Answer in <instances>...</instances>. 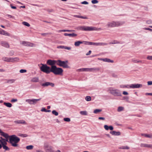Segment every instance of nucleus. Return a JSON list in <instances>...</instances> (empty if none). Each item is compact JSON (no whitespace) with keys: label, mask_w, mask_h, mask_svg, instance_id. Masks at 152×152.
<instances>
[{"label":"nucleus","mask_w":152,"mask_h":152,"mask_svg":"<svg viewBox=\"0 0 152 152\" xmlns=\"http://www.w3.org/2000/svg\"><path fill=\"white\" fill-rule=\"evenodd\" d=\"M1 135L4 137L6 139H8V138H9V142L12 146L18 147V143L20 141V139L19 137L15 135L9 136L7 134L3 132H1Z\"/></svg>","instance_id":"nucleus-1"},{"label":"nucleus","mask_w":152,"mask_h":152,"mask_svg":"<svg viewBox=\"0 0 152 152\" xmlns=\"http://www.w3.org/2000/svg\"><path fill=\"white\" fill-rule=\"evenodd\" d=\"M51 72L55 75H62L63 72V69L61 68L57 67L56 66H51Z\"/></svg>","instance_id":"nucleus-2"},{"label":"nucleus","mask_w":152,"mask_h":152,"mask_svg":"<svg viewBox=\"0 0 152 152\" xmlns=\"http://www.w3.org/2000/svg\"><path fill=\"white\" fill-rule=\"evenodd\" d=\"M125 23L124 21H112L109 22L107 25L108 28H113L122 25Z\"/></svg>","instance_id":"nucleus-3"},{"label":"nucleus","mask_w":152,"mask_h":152,"mask_svg":"<svg viewBox=\"0 0 152 152\" xmlns=\"http://www.w3.org/2000/svg\"><path fill=\"white\" fill-rule=\"evenodd\" d=\"M108 91L110 94L113 96H121V91L118 89L110 88H109Z\"/></svg>","instance_id":"nucleus-4"},{"label":"nucleus","mask_w":152,"mask_h":152,"mask_svg":"<svg viewBox=\"0 0 152 152\" xmlns=\"http://www.w3.org/2000/svg\"><path fill=\"white\" fill-rule=\"evenodd\" d=\"M2 59L5 62L12 63L18 62L19 60V58L18 57L10 58L5 57H2Z\"/></svg>","instance_id":"nucleus-5"},{"label":"nucleus","mask_w":152,"mask_h":152,"mask_svg":"<svg viewBox=\"0 0 152 152\" xmlns=\"http://www.w3.org/2000/svg\"><path fill=\"white\" fill-rule=\"evenodd\" d=\"M42 66L40 67L41 70L47 74H49L51 72V68L47 66L46 64H42Z\"/></svg>","instance_id":"nucleus-6"},{"label":"nucleus","mask_w":152,"mask_h":152,"mask_svg":"<svg viewBox=\"0 0 152 152\" xmlns=\"http://www.w3.org/2000/svg\"><path fill=\"white\" fill-rule=\"evenodd\" d=\"M68 62L67 61H64L60 60H57L56 65L64 68H69V67L67 64Z\"/></svg>","instance_id":"nucleus-7"},{"label":"nucleus","mask_w":152,"mask_h":152,"mask_svg":"<svg viewBox=\"0 0 152 152\" xmlns=\"http://www.w3.org/2000/svg\"><path fill=\"white\" fill-rule=\"evenodd\" d=\"M100 70L99 68H84L77 69L78 72H93L94 71H98Z\"/></svg>","instance_id":"nucleus-8"},{"label":"nucleus","mask_w":152,"mask_h":152,"mask_svg":"<svg viewBox=\"0 0 152 152\" xmlns=\"http://www.w3.org/2000/svg\"><path fill=\"white\" fill-rule=\"evenodd\" d=\"M87 43H88V45L95 46H104L107 45H108L107 43L104 42H87Z\"/></svg>","instance_id":"nucleus-9"},{"label":"nucleus","mask_w":152,"mask_h":152,"mask_svg":"<svg viewBox=\"0 0 152 152\" xmlns=\"http://www.w3.org/2000/svg\"><path fill=\"white\" fill-rule=\"evenodd\" d=\"M45 152H54L53 147L48 145H45L44 147Z\"/></svg>","instance_id":"nucleus-10"},{"label":"nucleus","mask_w":152,"mask_h":152,"mask_svg":"<svg viewBox=\"0 0 152 152\" xmlns=\"http://www.w3.org/2000/svg\"><path fill=\"white\" fill-rule=\"evenodd\" d=\"M21 43L24 46H29L30 47H34L35 46V44L25 41L21 42Z\"/></svg>","instance_id":"nucleus-11"},{"label":"nucleus","mask_w":152,"mask_h":152,"mask_svg":"<svg viewBox=\"0 0 152 152\" xmlns=\"http://www.w3.org/2000/svg\"><path fill=\"white\" fill-rule=\"evenodd\" d=\"M57 60H52L49 59L47 61V64L48 65L50 66H54L55 64H57Z\"/></svg>","instance_id":"nucleus-12"},{"label":"nucleus","mask_w":152,"mask_h":152,"mask_svg":"<svg viewBox=\"0 0 152 152\" xmlns=\"http://www.w3.org/2000/svg\"><path fill=\"white\" fill-rule=\"evenodd\" d=\"M87 42H88L86 41H78L75 42L74 45L76 47H78L80 46L81 44H84L85 45H88Z\"/></svg>","instance_id":"nucleus-13"},{"label":"nucleus","mask_w":152,"mask_h":152,"mask_svg":"<svg viewBox=\"0 0 152 152\" xmlns=\"http://www.w3.org/2000/svg\"><path fill=\"white\" fill-rule=\"evenodd\" d=\"M42 86L43 87H46L49 86H50L52 87H53L55 85L53 83H52L46 82L42 83Z\"/></svg>","instance_id":"nucleus-14"},{"label":"nucleus","mask_w":152,"mask_h":152,"mask_svg":"<svg viewBox=\"0 0 152 152\" xmlns=\"http://www.w3.org/2000/svg\"><path fill=\"white\" fill-rule=\"evenodd\" d=\"M142 84H132V88H137L142 87Z\"/></svg>","instance_id":"nucleus-15"},{"label":"nucleus","mask_w":152,"mask_h":152,"mask_svg":"<svg viewBox=\"0 0 152 152\" xmlns=\"http://www.w3.org/2000/svg\"><path fill=\"white\" fill-rule=\"evenodd\" d=\"M57 48L58 49H64L68 50H70L71 49V48L70 47H67L63 45L58 46Z\"/></svg>","instance_id":"nucleus-16"},{"label":"nucleus","mask_w":152,"mask_h":152,"mask_svg":"<svg viewBox=\"0 0 152 152\" xmlns=\"http://www.w3.org/2000/svg\"><path fill=\"white\" fill-rule=\"evenodd\" d=\"M14 122L16 124H26L27 123L26 122L23 120H19L15 121H14Z\"/></svg>","instance_id":"nucleus-17"},{"label":"nucleus","mask_w":152,"mask_h":152,"mask_svg":"<svg viewBox=\"0 0 152 152\" xmlns=\"http://www.w3.org/2000/svg\"><path fill=\"white\" fill-rule=\"evenodd\" d=\"M98 59L101 61H102L104 62H110V63H113V60H111L110 59L108 58H98Z\"/></svg>","instance_id":"nucleus-18"},{"label":"nucleus","mask_w":152,"mask_h":152,"mask_svg":"<svg viewBox=\"0 0 152 152\" xmlns=\"http://www.w3.org/2000/svg\"><path fill=\"white\" fill-rule=\"evenodd\" d=\"M110 133L112 135L115 136H119L121 134V132H116L114 131H110Z\"/></svg>","instance_id":"nucleus-19"},{"label":"nucleus","mask_w":152,"mask_h":152,"mask_svg":"<svg viewBox=\"0 0 152 152\" xmlns=\"http://www.w3.org/2000/svg\"><path fill=\"white\" fill-rule=\"evenodd\" d=\"M140 146L142 147H147L152 148V145L151 144L141 143L140 144Z\"/></svg>","instance_id":"nucleus-20"},{"label":"nucleus","mask_w":152,"mask_h":152,"mask_svg":"<svg viewBox=\"0 0 152 152\" xmlns=\"http://www.w3.org/2000/svg\"><path fill=\"white\" fill-rule=\"evenodd\" d=\"M1 44L2 46L6 48H8L9 47V45L8 43L5 41H2L1 42Z\"/></svg>","instance_id":"nucleus-21"},{"label":"nucleus","mask_w":152,"mask_h":152,"mask_svg":"<svg viewBox=\"0 0 152 152\" xmlns=\"http://www.w3.org/2000/svg\"><path fill=\"white\" fill-rule=\"evenodd\" d=\"M0 34L8 36H9L10 35L9 33L5 31L2 29H0Z\"/></svg>","instance_id":"nucleus-22"},{"label":"nucleus","mask_w":152,"mask_h":152,"mask_svg":"<svg viewBox=\"0 0 152 152\" xmlns=\"http://www.w3.org/2000/svg\"><path fill=\"white\" fill-rule=\"evenodd\" d=\"M104 129L106 130H108L109 129L110 130H112L113 129V128L112 126H108L107 125H105L104 126Z\"/></svg>","instance_id":"nucleus-23"},{"label":"nucleus","mask_w":152,"mask_h":152,"mask_svg":"<svg viewBox=\"0 0 152 152\" xmlns=\"http://www.w3.org/2000/svg\"><path fill=\"white\" fill-rule=\"evenodd\" d=\"M7 141H8V139H4L2 140V141H0V142L2 146L4 145H6L7 144Z\"/></svg>","instance_id":"nucleus-24"},{"label":"nucleus","mask_w":152,"mask_h":152,"mask_svg":"<svg viewBox=\"0 0 152 152\" xmlns=\"http://www.w3.org/2000/svg\"><path fill=\"white\" fill-rule=\"evenodd\" d=\"M79 28H90V29H91V28H96L95 27H89V26H80L79 27Z\"/></svg>","instance_id":"nucleus-25"},{"label":"nucleus","mask_w":152,"mask_h":152,"mask_svg":"<svg viewBox=\"0 0 152 152\" xmlns=\"http://www.w3.org/2000/svg\"><path fill=\"white\" fill-rule=\"evenodd\" d=\"M41 98L39 99H33L32 105H35L37 103V102L40 101Z\"/></svg>","instance_id":"nucleus-26"},{"label":"nucleus","mask_w":152,"mask_h":152,"mask_svg":"<svg viewBox=\"0 0 152 152\" xmlns=\"http://www.w3.org/2000/svg\"><path fill=\"white\" fill-rule=\"evenodd\" d=\"M64 35L65 36H69L70 37H75L77 36V34L74 33L68 34L64 33Z\"/></svg>","instance_id":"nucleus-27"},{"label":"nucleus","mask_w":152,"mask_h":152,"mask_svg":"<svg viewBox=\"0 0 152 152\" xmlns=\"http://www.w3.org/2000/svg\"><path fill=\"white\" fill-rule=\"evenodd\" d=\"M39 81V78L38 77H34L31 80V81L33 82H37Z\"/></svg>","instance_id":"nucleus-28"},{"label":"nucleus","mask_w":152,"mask_h":152,"mask_svg":"<svg viewBox=\"0 0 152 152\" xmlns=\"http://www.w3.org/2000/svg\"><path fill=\"white\" fill-rule=\"evenodd\" d=\"M7 83H9L10 84L12 83L15 82V80L14 79H7Z\"/></svg>","instance_id":"nucleus-29"},{"label":"nucleus","mask_w":152,"mask_h":152,"mask_svg":"<svg viewBox=\"0 0 152 152\" xmlns=\"http://www.w3.org/2000/svg\"><path fill=\"white\" fill-rule=\"evenodd\" d=\"M141 135L144 136L146 137L151 138V134H141Z\"/></svg>","instance_id":"nucleus-30"},{"label":"nucleus","mask_w":152,"mask_h":152,"mask_svg":"<svg viewBox=\"0 0 152 152\" xmlns=\"http://www.w3.org/2000/svg\"><path fill=\"white\" fill-rule=\"evenodd\" d=\"M4 105L8 107H11L12 106V104L9 102H4Z\"/></svg>","instance_id":"nucleus-31"},{"label":"nucleus","mask_w":152,"mask_h":152,"mask_svg":"<svg viewBox=\"0 0 152 152\" xmlns=\"http://www.w3.org/2000/svg\"><path fill=\"white\" fill-rule=\"evenodd\" d=\"M26 101L28 102L30 105H32L33 99H26Z\"/></svg>","instance_id":"nucleus-32"},{"label":"nucleus","mask_w":152,"mask_h":152,"mask_svg":"<svg viewBox=\"0 0 152 152\" xmlns=\"http://www.w3.org/2000/svg\"><path fill=\"white\" fill-rule=\"evenodd\" d=\"M80 114L84 115H87V112L86 111H80Z\"/></svg>","instance_id":"nucleus-33"},{"label":"nucleus","mask_w":152,"mask_h":152,"mask_svg":"<svg viewBox=\"0 0 152 152\" xmlns=\"http://www.w3.org/2000/svg\"><path fill=\"white\" fill-rule=\"evenodd\" d=\"M102 111V110L101 109H96L94 110L93 112L95 114H97L101 112Z\"/></svg>","instance_id":"nucleus-34"},{"label":"nucleus","mask_w":152,"mask_h":152,"mask_svg":"<svg viewBox=\"0 0 152 152\" xmlns=\"http://www.w3.org/2000/svg\"><path fill=\"white\" fill-rule=\"evenodd\" d=\"M18 135L19 136L21 137H25L28 136V135L26 134H23L21 133L19 134Z\"/></svg>","instance_id":"nucleus-35"},{"label":"nucleus","mask_w":152,"mask_h":152,"mask_svg":"<svg viewBox=\"0 0 152 152\" xmlns=\"http://www.w3.org/2000/svg\"><path fill=\"white\" fill-rule=\"evenodd\" d=\"M124 108L123 107H121V106H120L118 107V109H117V111L118 112H120L123 111L124 110Z\"/></svg>","instance_id":"nucleus-36"},{"label":"nucleus","mask_w":152,"mask_h":152,"mask_svg":"<svg viewBox=\"0 0 152 152\" xmlns=\"http://www.w3.org/2000/svg\"><path fill=\"white\" fill-rule=\"evenodd\" d=\"M119 43H120V42L117 41L113 40L112 42H109V44H118Z\"/></svg>","instance_id":"nucleus-37"},{"label":"nucleus","mask_w":152,"mask_h":152,"mask_svg":"<svg viewBox=\"0 0 152 152\" xmlns=\"http://www.w3.org/2000/svg\"><path fill=\"white\" fill-rule=\"evenodd\" d=\"M33 148V146L32 145H29L26 147V148L27 149L29 150L32 149Z\"/></svg>","instance_id":"nucleus-38"},{"label":"nucleus","mask_w":152,"mask_h":152,"mask_svg":"<svg viewBox=\"0 0 152 152\" xmlns=\"http://www.w3.org/2000/svg\"><path fill=\"white\" fill-rule=\"evenodd\" d=\"M6 145H4L2 146L3 148L5 151H9L10 150V148Z\"/></svg>","instance_id":"nucleus-39"},{"label":"nucleus","mask_w":152,"mask_h":152,"mask_svg":"<svg viewBox=\"0 0 152 152\" xmlns=\"http://www.w3.org/2000/svg\"><path fill=\"white\" fill-rule=\"evenodd\" d=\"M85 99L87 101H89L91 100V98L90 96H87L86 97Z\"/></svg>","instance_id":"nucleus-40"},{"label":"nucleus","mask_w":152,"mask_h":152,"mask_svg":"<svg viewBox=\"0 0 152 152\" xmlns=\"http://www.w3.org/2000/svg\"><path fill=\"white\" fill-rule=\"evenodd\" d=\"M22 24L23 25L26 26H28V27H29L30 26V25L29 24L26 22H25V21L23 22H22Z\"/></svg>","instance_id":"nucleus-41"},{"label":"nucleus","mask_w":152,"mask_h":152,"mask_svg":"<svg viewBox=\"0 0 152 152\" xmlns=\"http://www.w3.org/2000/svg\"><path fill=\"white\" fill-rule=\"evenodd\" d=\"M120 148L122 149H129V148L127 146H124L121 147Z\"/></svg>","instance_id":"nucleus-42"},{"label":"nucleus","mask_w":152,"mask_h":152,"mask_svg":"<svg viewBox=\"0 0 152 152\" xmlns=\"http://www.w3.org/2000/svg\"><path fill=\"white\" fill-rule=\"evenodd\" d=\"M52 113L54 115L56 116H57L58 114V113L55 110H53L52 111Z\"/></svg>","instance_id":"nucleus-43"},{"label":"nucleus","mask_w":152,"mask_h":152,"mask_svg":"<svg viewBox=\"0 0 152 152\" xmlns=\"http://www.w3.org/2000/svg\"><path fill=\"white\" fill-rule=\"evenodd\" d=\"M132 61L134 62V63H141L142 61L140 60H135L134 59H132Z\"/></svg>","instance_id":"nucleus-44"},{"label":"nucleus","mask_w":152,"mask_h":152,"mask_svg":"<svg viewBox=\"0 0 152 152\" xmlns=\"http://www.w3.org/2000/svg\"><path fill=\"white\" fill-rule=\"evenodd\" d=\"M64 120L66 122H69L70 121V119L68 118H64Z\"/></svg>","instance_id":"nucleus-45"},{"label":"nucleus","mask_w":152,"mask_h":152,"mask_svg":"<svg viewBox=\"0 0 152 152\" xmlns=\"http://www.w3.org/2000/svg\"><path fill=\"white\" fill-rule=\"evenodd\" d=\"M91 3L93 4H96L98 3L99 1L97 0H92L91 1Z\"/></svg>","instance_id":"nucleus-46"},{"label":"nucleus","mask_w":152,"mask_h":152,"mask_svg":"<svg viewBox=\"0 0 152 152\" xmlns=\"http://www.w3.org/2000/svg\"><path fill=\"white\" fill-rule=\"evenodd\" d=\"M125 88H132V84L130 85H126Z\"/></svg>","instance_id":"nucleus-47"},{"label":"nucleus","mask_w":152,"mask_h":152,"mask_svg":"<svg viewBox=\"0 0 152 152\" xmlns=\"http://www.w3.org/2000/svg\"><path fill=\"white\" fill-rule=\"evenodd\" d=\"M26 72V70L25 69H21L20 70V73H24Z\"/></svg>","instance_id":"nucleus-48"},{"label":"nucleus","mask_w":152,"mask_h":152,"mask_svg":"<svg viewBox=\"0 0 152 152\" xmlns=\"http://www.w3.org/2000/svg\"><path fill=\"white\" fill-rule=\"evenodd\" d=\"M147 58L148 60H152V56H148Z\"/></svg>","instance_id":"nucleus-49"},{"label":"nucleus","mask_w":152,"mask_h":152,"mask_svg":"<svg viewBox=\"0 0 152 152\" xmlns=\"http://www.w3.org/2000/svg\"><path fill=\"white\" fill-rule=\"evenodd\" d=\"M81 4H88V2L86 1H84L81 2Z\"/></svg>","instance_id":"nucleus-50"},{"label":"nucleus","mask_w":152,"mask_h":152,"mask_svg":"<svg viewBox=\"0 0 152 152\" xmlns=\"http://www.w3.org/2000/svg\"><path fill=\"white\" fill-rule=\"evenodd\" d=\"M146 23H147L148 24H150L152 23V20H147L146 21Z\"/></svg>","instance_id":"nucleus-51"},{"label":"nucleus","mask_w":152,"mask_h":152,"mask_svg":"<svg viewBox=\"0 0 152 152\" xmlns=\"http://www.w3.org/2000/svg\"><path fill=\"white\" fill-rule=\"evenodd\" d=\"M18 101V100L17 99H12L11 100V102H16Z\"/></svg>","instance_id":"nucleus-52"},{"label":"nucleus","mask_w":152,"mask_h":152,"mask_svg":"<svg viewBox=\"0 0 152 152\" xmlns=\"http://www.w3.org/2000/svg\"><path fill=\"white\" fill-rule=\"evenodd\" d=\"M82 30H83L84 31H93L94 30H96V29H82ZM97 29H96V30Z\"/></svg>","instance_id":"nucleus-53"},{"label":"nucleus","mask_w":152,"mask_h":152,"mask_svg":"<svg viewBox=\"0 0 152 152\" xmlns=\"http://www.w3.org/2000/svg\"><path fill=\"white\" fill-rule=\"evenodd\" d=\"M46 110H47L45 107H42L41 110V111L46 112Z\"/></svg>","instance_id":"nucleus-54"},{"label":"nucleus","mask_w":152,"mask_h":152,"mask_svg":"<svg viewBox=\"0 0 152 152\" xmlns=\"http://www.w3.org/2000/svg\"><path fill=\"white\" fill-rule=\"evenodd\" d=\"M14 54V52L12 51H11L9 53V54L10 56H12Z\"/></svg>","instance_id":"nucleus-55"},{"label":"nucleus","mask_w":152,"mask_h":152,"mask_svg":"<svg viewBox=\"0 0 152 152\" xmlns=\"http://www.w3.org/2000/svg\"><path fill=\"white\" fill-rule=\"evenodd\" d=\"M148 85V86L152 85V81H149L147 82Z\"/></svg>","instance_id":"nucleus-56"},{"label":"nucleus","mask_w":152,"mask_h":152,"mask_svg":"<svg viewBox=\"0 0 152 152\" xmlns=\"http://www.w3.org/2000/svg\"><path fill=\"white\" fill-rule=\"evenodd\" d=\"M71 30H60L59 32H61V31H71Z\"/></svg>","instance_id":"nucleus-57"},{"label":"nucleus","mask_w":152,"mask_h":152,"mask_svg":"<svg viewBox=\"0 0 152 152\" xmlns=\"http://www.w3.org/2000/svg\"><path fill=\"white\" fill-rule=\"evenodd\" d=\"M123 94L124 95H128V93L127 92L124 91L123 92Z\"/></svg>","instance_id":"nucleus-58"},{"label":"nucleus","mask_w":152,"mask_h":152,"mask_svg":"<svg viewBox=\"0 0 152 152\" xmlns=\"http://www.w3.org/2000/svg\"><path fill=\"white\" fill-rule=\"evenodd\" d=\"M10 6L11 7L12 9H16V7L13 6L12 4H10Z\"/></svg>","instance_id":"nucleus-59"},{"label":"nucleus","mask_w":152,"mask_h":152,"mask_svg":"<svg viewBox=\"0 0 152 152\" xmlns=\"http://www.w3.org/2000/svg\"><path fill=\"white\" fill-rule=\"evenodd\" d=\"M48 33H44L41 34V35L43 36H46L48 34Z\"/></svg>","instance_id":"nucleus-60"},{"label":"nucleus","mask_w":152,"mask_h":152,"mask_svg":"<svg viewBox=\"0 0 152 152\" xmlns=\"http://www.w3.org/2000/svg\"><path fill=\"white\" fill-rule=\"evenodd\" d=\"M120 87L121 88H125V85H120Z\"/></svg>","instance_id":"nucleus-61"},{"label":"nucleus","mask_w":152,"mask_h":152,"mask_svg":"<svg viewBox=\"0 0 152 152\" xmlns=\"http://www.w3.org/2000/svg\"><path fill=\"white\" fill-rule=\"evenodd\" d=\"M98 119L99 120H105V118L104 117H99L98 118Z\"/></svg>","instance_id":"nucleus-62"},{"label":"nucleus","mask_w":152,"mask_h":152,"mask_svg":"<svg viewBox=\"0 0 152 152\" xmlns=\"http://www.w3.org/2000/svg\"><path fill=\"white\" fill-rule=\"evenodd\" d=\"M91 51L89 50L87 53H86V55L88 56V55H90L91 54Z\"/></svg>","instance_id":"nucleus-63"},{"label":"nucleus","mask_w":152,"mask_h":152,"mask_svg":"<svg viewBox=\"0 0 152 152\" xmlns=\"http://www.w3.org/2000/svg\"><path fill=\"white\" fill-rule=\"evenodd\" d=\"M37 152H45L41 150H37L36 151Z\"/></svg>","instance_id":"nucleus-64"}]
</instances>
